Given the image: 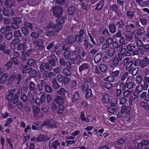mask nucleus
Masks as SVG:
<instances>
[{
	"label": "nucleus",
	"instance_id": "nucleus-1",
	"mask_svg": "<svg viewBox=\"0 0 149 149\" xmlns=\"http://www.w3.org/2000/svg\"><path fill=\"white\" fill-rule=\"evenodd\" d=\"M16 91V90L15 88L10 90L8 91L9 94L6 96V99L9 102L13 101L14 104H16L18 101L19 95L22 92V87H19L15 93Z\"/></svg>",
	"mask_w": 149,
	"mask_h": 149
},
{
	"label": "nucleus",
	"instance_id": "nucleus-2",
	"mask_svg": "<svg viewBox=\"0 0 149 149\" xmlns=\"http://www.w3.org/2000/svg\"><path fill=\"white\" fill-rule=\"evenodd\" d=\"M44 43V40L42 39H38L33 42L34 48L40 54H41V53L45 50Z\"/></svg>",
	"mask_w": 149,
	"mask_h": 149
},
{
	"label": "nucleus",
	"instance_id": "nucleus-3",
	"mask_svg": "<svg viewBox=\"0 0 149 149\" xmlns=\"http://www.w3.org/2000/svg\"><path fill=\"white\" fill-rule=\"evenodd\" d=\"M120 71L117 70L112 71L110 73L111 76L105 78V80L109 82H116L120 78Z\"/></svg>",
	"mask_w": 149,
	"mask_h": 149
},
{
	"label": "nucleus",
	"instance_id": "nucleus-4",
	"mask_svg": "<svg viewBox=\"0 0 149 149\" xmlns=\"http://www.w3.org/2000/svg\"><path fill=\"white\" fill-rule=\"evenodd\" d=\"M22 79V77L20 73L16 74L11 75L9 79V81L11 83L15 82L16 84L19 85L21 83Z\"/></svg>",
	"mask_w": 149,
	"mask_h": 149
},
{
	"label": "nucleus",
	"instance_id": "nucleus-5",
	"mask_svg": "<svg viewBox=\"0 0 149 149\" xmlns=\"http://www.w3.org/2000/svg\"><path fill=\"white\" fill-rule=\"evenodd\" d=\"M41 125L42 127L47 126L51 128H56L57 127L55 122L52 119L47 120L42 124Z\"/></svg>",
	"mask_w": 149,
	"mask_h": 149
},
{
	"label": "nucleus",
	"instance_id": "nucleus-6",
	"mask_svg": "<svg viewBox=\"0 0 149 149\" xmlns=\"http://www.w3.org/2000/svg\"><path fill=\"white\" fill-rule=\"evenodd\" d=\"M63 9L61 7L58 6H55L52 9V13L53 15L56 17L61 16L63 14Z\"/></svg>",
	"mask_w": 149,
	"mask_h": 149
},
{
	"label": "nucleus",
	"instance_id": "nucleus-7",
	"mask_svg": "<svg viewBox=\"0 0 149 149\" xmlns=\"http://www.w3.org/2000/svg\"><path fill=\"white\" fill-rule=\"evenodd\" d=\"M39 68L40 71L41 73H43L46 69L49 71L52 70V67L48 63H42L40 64Z\"/></svg>",
	"mask_w": 149,
	"mask_h": 149
},
{
	"label": "nucleus",
	"instance_id": "nucleus-8",
	"mask_svg": "<svg viewBox=\"0 0 149 149\" xmlns=\"http://www.w3.org/2000/svg\"><path fill=\"white\" fill-rule=\"evenodd\" d=\"M90 65L88 63H83L79 67V71L81 73L83 72H86L90 69Z\"/></svg>",
	"mask_w": 149,
	"mask_h": 149
},
{
	"label": "nucleus",
	"instance_id": "nucleus-9",
	"mask_svg": "<svg viewBox=\"0 0 149 149\" xmlns=\"http://www.w3.org/2000/svg\"><path fill=\"white\" fill-rule=\"evenodd\" d=\"M68 96L71 98L72 102H74L77 101L79 98V93L78 91H75L71 94V93H69Z\"/></svg>",
	"mask_w": 149,
	"mask_h": 149
},
{
	"label": "nucleus",
	"instance_id": "nucleus-10",
	"mask_svg": "<svg viewBox=\"0 0 149 149\" xmlns=\"http://www.w3.org/2000/svg\"><path fill=\"white\" fill-rule=\"evenodd\" d=\"M135 13V10L129 9L126 13L127 18L130 20L133 19L134 17Z\"/></svg>",
	"mask_w": 149,
	"mask_h": 149
},
{
	"label": "nucleus",
	"instance_id": "nucleus-11",
	"mask_svg": "<svg viewBox=\"0 0 149 149\" xmlns=\"http://www.w3.org/2000/svg\"><path fill=\"white\" fill-rule=\"evenodd\" d=\"M125 19H123V18H122L119 21L116 22V26H117L118 30H120L124 29V26L125 25Z\"/></svg>",
	"mask_w": 149,
	"mask_h": 149
},
{
	"label": "nucleus",
	"instance_id": "nucleus-12",
	"mask_svg": "<svg viewBox=\"0 0 149 149\" xmlns=\"http://www.w3.org/2000/svg\"><path fill=\"white\" fill-rule=\"evenodd\" d=\"M50 138V137L46 134H40L38 137L37 138V141L39 142L42 141L45 142L49 140Z\"/></svg>",
	"mask_w": 149,
	"mask_h": 149
},
{
	"label": "nucleus",
	"instance_id": "nucleus-13",
	"mask_svg": "<svg viewBox=\"0 0 149 149\" xmlns=\"http://www.w3.org/2000/svg\"><path fill=\"white\" fill-rule=\"evenodd\" d=\"M27 48V45L26 42H24L22 43L19 44L17 47V49L18 50L25 51Z\"/></svg>",
	"mask_w": 149,
	"mask_h": 149
},
{
	"label": "nucleus",
	"instance_id": "nucleus-14",
	"mask_svg": "<svg viewBox=\"0 0 149 149\" xmlns=\"http://www.w3.org/2000/svg\"><path fill=\"white\" fill-rule=\"evenodd\" d=\"M29 89L30 91L33 92L35 94H37L38 91L37 88L36 87V84L33 81H31L30 82Z\"/></svg>",
	"mask_w": 149,
	"mask_h": 149
},
{
	"label": "nucleus",
	"instance_id": "nucleus-15",
	"mask_svg": "<svg viewBox=\"0 0 149 149\" xmlns=\"http://www.w3.org/2000/svg\"><path fill=\"white\" fill-rule=\"evenodd\" d=\"M46 99L45 95V94H42L41 96L39 99L38 98H37L36 100V105L39 106L40 105V104H42L45 101Z\"/></svg>",
	"mask_w": 149,
	"mask_h": 149
},
{
	"label": "nucleus",
	"instance_id": "nucleus-16",
	"mask_svg": "<svg viewBox=\"0 0 149 149\" xmlns=\"http://www.w3.org/2000/svg\"><path fill=\"white\" fill-rule=\"evenodd\" d=\"M110 100V97L109 95L107 94H105L103 95L102 98V102L105 105V104H108Z\"/></svg>",
	"mask_w": 149,
	"mask_h": 149
},
{
	"label": "nucleus",
	"instance_id": "nucleus-17",
	"mask_svg": "<svg viewBox=\"0 0 149 149\" xmlns=\"http://www.w3.org/2000/svg\"><path fill=\"white\" fill-rule=\"evenodd\" d=\"M85 116V114L84 112H81L79 117L81 121L86 123L90 122V119L88 117H91V116L90 115H89L87 118H86Z\"/></svg>",
	"mask_w": 149,
	"mask_h": 149
},
{
	"label": "nucleus",
	"instance_id": "nucleus-18",
	"mask_svg": "<svg viewBox=\"0 0 149 149\" xmlns=\"http://www.w3.org/2000/svg\"><path fill=\"white\" fill-rule=\"evenodd\" d=\"M64 98L60 96H58L54 98V100L56 103L60 106H61L64 102Z\"/></svg>",
	"mask_w": 149,
	"mask_h": 149
},
{
	"label": "nucleus",
	"instance_id": "nucleus-19",
	"mask_svg": "<svg viewBox=\"0 0 149 149\" xmlns=\"http://www.w3.org/2000/svg\"><path fill=\"white\" fill-rule=\"evenodd\" d=\"M65 43L68 45H71L74 43V38L72 36H68L65 39Z\"/></svg>",
	"mask_w": 149,
	"mask_h": 149
},
{
	"label": "nucleus",
	"instance_id": "nucleus-20",
	"mask_svg": "<svg viewBox=\"0 0 149 149\" xmlns=\"http://www.w3.org/2000/svg\"><path fill=\"white\" fill-rule=\"evenodd\" d=\"M108 28L110 32L112 33H114L116 31V24L114 23H110L108 26Z\"/></svg>",
	"mask_w": 149,
	"mask_h": 149
},
{
	"label": "nucleus",
	"instance_id": "nucleus-21",
	"mask_svg": "<svg viewBox=\"0 0 149 149\" xmlns=\"http://www.w3.org/2000/svg\"><path fill=\"white\" fill-rule=\"evenodd\" d=\"M140 67L141 68L146 67L149 65L146 56H145L143 59L140 60Z\"/></svg>",
	"mask_w": 149,
	"mask_h": 149
},
{
	"label": "nucleus",
	"instance_id": "nucleus-22",
	"mask_svg": "<svg viewBox=\"0 0 149 149\" xmlns=\"http://www.w3.org/2000/svg\"><path fill=\"white\" fill-rule=\"evenodd\" d=\"M46 48L48 50L52 49L51 52L53 53L56 51L57 49V47L56 46L54 45V43L52 42L47 46Z\"/></svg>",
	"mask_w": 149,
	"mask_h": 149
},
{
	"label": "nucleus",
	"instance_id": "nucleus-23",
	"mask_svg": "<svg viewBox=\"0 0 149 149\" xmlns=\"http://www.w3.org/2000/svg\"><path fill=\"white\" fill-rule=\"evenodd\" d=\"M120 61L117 57H114L112 60V64L110 65V67L113 68L118 66L119 64Z\"/></svg>",
	"mask_w": 149,
	"mask_h": 149
},
{
	"label": "nucleus",
	"instance_id": "nucleus-24",
	"mask_svg": "<svg viewBox=\"0 0 149 149\" xmlns=\"http://www.w3.org/2000/svg\"><path fill=\"white\" fill-rule=\"evenodd\" d=\"M51 83L52 84V87L55 89H58L60 88V85L58 83L57 79L56 77H54L52 79Z\"/></svg>",
	"mask_w": 149,
	"mask_h": 149
},
{
	"label": "nucleus",
	"instance_id": "nucleus-25",
	"mask_svg": "<svg viewBox=\"0 0 149 149\" xmlns=\"http://www.w3.org/2000/svg\"><path fill=\"white\" fill-rule=\"evenodd\" d=\"M102 54L101 53H98L95 56L94 61L95 63H99L101 61Z\"/></svg>",
	"mask_w": 149,
	"mask_h": 149
},
{
	"label": "nucleus",
	"instance_id": "nucleus-26",
	"mask_svg": "<svg viewBox=\"0 0 149 149\" xmlns=\"http://www.w3.org/2000/svg\"><path fill=\"white\" fill-rule=\"evenodd\" d=\"M75 50L73 51H71L72 56L77 55L80 53V48L78 46H77L75 44L74 45Z\"/></svg>",
	"mask_w": 149,
	"mask_h": 149
},
{
	"label": "nucleus",
	"instance_id": "nucleus-27",
	"mask_svg": "<svg viewBox=\"0 0 149 149\" xmlns=\"http://www.w3.org/2000/svg\"><path fill=\"white\" fill-rule=\"evenodd\" d=\"M104 1L100 0L99 3L96 4L97 6L95 10L99 11L101 10L104 6Z\"/></svg>",
	"mask_w": 149,
	"mask_h": 149
},
{
	"label": "nucleus",
	"instance_id": "nucleus-28",
	"mask_svg": "<svg viewBox=\"0 0 149 149\" xmlns=\"http://www.w3.org/2000/svg\"><path fill=\"white\" fill-rule=\"evenodd\" d=\"M116 51L113 48H111L107 51V54L110 57H113L116 54Z\"/></svg>",
	"mask_w": 149,
	"mask_h": 149
},
{
	"label": "nucleus",
	"instance_id": "nucleus-29",
	"mask_svg": "<svg viewBox=\"0 0 149 149\" xmlns=\"http://www.w3.org/2000/svg\"><path fill=\"white\" fill-rule=\"evenodd\" d=\"M76 8L74 6L70 5L68 8V13L70 15H72L75 13Z\"/></svg>",
	"mask_w": 149,
	"mask_h": 149
},
{
	"label": "nucleus",
	"instance_id": "nucleus-30",
	"mask_svg": "<svg viewBox=\"0 0 149 149\" xmlns=\"http://www.w3.org/2000/svg\"><path fill=\"white\" fill-rule=\"evenodd\" d=\"M63 74L66 77L69 76L71 74L70 69L65 68L62 70Z\"/></svg>",
	"mask_w": 149,
	"mask_h": 149
},
{
	"label": "nucleus",
	"instance_id": "nucleus-31",
	"mask_svg": "<svg viewBox=\"0 0 149 149\" xmlns=\"http://www.w3.org/2000/svg\"><path fill=\"white\" fill-rule=\"evenodd\" d=\"M120 110L124 113H128L131 110V108L128 106H126V105H123L121 107Z\"/></svg>",
	"mask_w": 149,
	"mask_h": 149
},
{
	"label": "nucleus",
	"instance_id": "nucleus-32",
	"mask_svg": "<svg viewBox=\"0 0 149 149\" xmlns=\"http://www.w3.org/2000/svg\"><path fill=\"white\" fill-rule=\"evenodd\" d=\"M144 30L143 28H139L137 30L136 34L137 36L139 38H141L143 36L144 33Z\"/></svg>",
	"mask_w": 149,
	"mask_h": 149
},
{
	"label": "nucleus",
	"instance_id": "nucleus-33",
	"mask_svg": "<svg viewBox=\"0 0 149 149\" xmlns=\"http://www.w3.org/2000/svg\"><path fill=\"white\" fill-rule=\"evenodd\" d=\"M20 40L19 38H14L13 40L11 42V44L10 45V46L11 48L13 50L15 49V45H16L17 43L19 42Z\"/></svg>",
	"mask_w": 149,
	"mask_h": 149
},
{
	"label": "nucleus",
	"instance_id": "nucleus-34",
	"mask_svg": "<svg viewBox=\"0 0 149 149\" xmlns=\"http://www.w3.org/2000/svg\"><path fill=\"white\" fill-rule=\"evenodd\" d=\"M27 100L30 103H33L35 100L34 97L33 95L31 93V92H29L27 95Z\"/></svg>",
	"mask_w": 149,
	"mask_h": 149
},
{
	"label": "nucleus",
	"instance_id": "nucleus-35",
	"mask_svg": "<svg viewBox=\"0 0 149 149\" xmlns=\"http://www.w3.org/2000/svg\"><path fill=\"white\" fill-rule=\"evenodd\" d=\"M139 21L141 24L142 25L145 27L147 26L148 24V19L145 18H140L139 19Z\"/></svg>",
	"mask_w": 149,
	"mask_h": 149
},
{
	"label": "nucleus",
	"instance_id": "nucleus-36",
	"mask_svg": "<svg viewBox=\"0 0 149 149\" xmlns=\"http://www.w3.org/2000/svg\"><path fill=\"white\" fill-rule=\"evenodd\" d=\"M51 146L54 149H57L60 146V143L56 140L54 141L51 143Z\"/></svg>",
	"mask_w": 149,
	"mask_h": 149
},
{
	"label": "nucleus",
	"instance_id": "nucleus-37",
	"mask_svg": "<svg viewBox=\"0 0 149 149\" xmlns=\"http://www.w3.org/2000/svg\"><path fill=\"white\" fill-rule=\"evenodd\" d=\"M21 31L23 34L25 36H28L29 35V30L26 27H22L21 29Z\"/></svg>",
	"mask_w": 149,
	"mask_h": 149
},
{
	"label": "nucleus",
	"instance_id": "nucleus-38",
	"mask_svg": "<svg viewBox=\"0 0 149 149\" xmlns=\"http://www.w3.org/2000/svg\"><path fill=\"white\" fill-rule=\"evenodd\" d=\"M99 69L102 72H105L107 70V65L104 64H101L99 66Z\"/></svg>",
	"mask_w": 149,
	"mask_h": 149
},
{
	"label": "nucleus",
	"instance_id": "nucleus-39",
	"mask_svg": "<svg viewBox=\"0 0 149 149\" xmlns=\"http://www.w3.org/2000/svg\"><path fill=\"white\" fill-rule=\"evenodd\" d=\"M68 0H56V3L61 5H64L66 7L68 4Z\"/></svg>",
	"mask_w": 149,
	"mask_h": 149
},
{
	"label": "nucleus",
	"instance_id": "nucleus-40",
	"mask_svg": "<svg viewBox=\"0 0 149 149\" xmlns=\"http://www.w3.org/2000/svg\"><path fill=\"white\" fill-rule=\"evenodd\" d=\"M90 85L89 84H88L82 82V84L81 85V89L83 91H85L89 89V87Z\"/></svg>",
	"mask_w": 149,
	"mask_h": 149
},
{
	"label": "nucleus",
	"instance_id": "nucleus-41",
	"mask_svg": "<svg viewBox=\"0 0 149 149\" xmlns=\"http://www.w3.org/2000/svg\"><path fill=\"white\" fill-rule=\"evenodd\" d=\"M8 77V74L5 73L0 78V83L3 84L5 82L6 79Z\"/></svg>",
	"mask_w": 149,
	"mask_h": 149
},
{
	"label": "nucleus",
	"instance_id": "nucleus-42",
	"mask_svg": "<svg viewBox=\"0 0 149 149\" xmlns=\"http://www.w3.org/2000/svg\"><path fill=\"white\" fill-rule=\"evenodd\" d=\"M40 35L41 34H40L38 33L33 32L31 33L30 36L32 38L37 40L39 38Z\"/></svg>",
	"mask_w": 149,
	"mask_h": 149
},
{
	"label": "nucleus",
	"instance_id": "nucleus-43",
	"mask_svg": "<svg viewBox=\"0 0 149 149\" xmlns=\"http://www.w3.org/2000/svg\"><path fill=\"white\" fill-rule=\"evenodd\" d=\"M139 105L142 107H143L146 110H149V105L148 103L144 101H141L139 103Z\"/></svg>",
	"mask_w": 149,
	"mask_h": 149
},
{
	"label": "nucleus",
	"instance_id": "nucleus-44",
	"mask_svg": "<svg viewBox=\"0 0 149 149\" xmlns=\"http://www.w3.org/2000/svg\"><path fill=\"white\" fill-rule=\"evenodd\" d=\"M24 25L25 26L27 27L30 29L33 30V24L31 23L28 22L26 18L24 19Z\"/></svg>",
	"mask_w": 149,
	"mask_h": 149
},
{
	"label": "nucleus",
	"instance_id": "nucleus-45",
	"mask_svg": "<svg viewBox=\"0 0 149 149\" xmlns=\"http://www.w3.org/2000/svg\"><path fill=\"white\" fill-rule=\"evenodd\" d=\"M133 63V61H130L129 58H125L123 61V65L124 66H125L127 65L132 64Z\"/></svg>",
	"mask_w": 149,
	"mask_h": 149
},
{
	"label": "nucleus",
	"instance_id": "nucleus-46",
	"mask_svg": "<svg viewBox=\"0 0 149 149\" xmlns=\"http://www.w3.org/2000/svg\"><path fill=\"white\" fill-rule=\"evenodd\" d=\"M33 110L34 115L36 117L40 113V109L38 107L35 106L33 108Z\"/></svg>",
	"mask_w": 149,
	"mask_h": 149
},
{
	"label": "nucleus",
	"instance_id": "nucleus-47",
	"mask_svg": "<svg viewBox=\"0 0 149 149\" xmlns=\"http://www.w3.org/2000/svg\"><path fill=\"white\" fill-rule=\"evenodd\" d=\"M63 56L65 59H69L70 56H72L71 51L69 50L65 51L63 53Z\"/></svg>",
	"mask_w": 149,
	"mask_h": 149
},
{
	"label": "nucleus",
	"instance_id": "nucleus-48",
	"mask_svg": "<svg viewBox=\"0 0 149 149\" xmlns=\"http://www.w3.org/2000/svg\"><path fill=\"white\" fill-rule=\"evenodd\" d=\"M110 10L112 12H117L119 8L116 4H113L109 7Z\"/></svg>",
	"mask_w": 149,
	"mask_h": 149
},
{
	"label": "nucleus",
	"instance_id": "nucleus-49",
	"mask_svg": "<svg viewBox=\"0 0 149 149\" xmlns=\"http://www.w3.org/2000/svg\"><path fill=\"white\" fill-rule=\"evenodd\" d=\"M126 84L127 88L128 90H130L133 88L135 84L132 82L130 81L129 82H126L125 83Z\"/></svg>",
	"mask_w": 149,
	"mask_h": 149
},
{
	"label": "nucleus",
	"instance_id": "nucleus-50",
	"mask_svg": "<svg viewBox=\"0 0 149 149\" xmlns=\"http://www.w3.org/2000/svg\"><path fill=\"white\" fill-rule=\"evenodd\" d=\"M13 4L12 0H6L5 1V5L7 8H11V7L13 6Z\"/></svg>",
	"mask_w": 149,
	"mask_h": 149
},
{
	"label": "nucleus",
	"instance_id": "nucleus-51",
	"mask_svg": "<svg viewBox=\"0 0 149 149\" xmlns=\"http://www.w3.org/2000/svg\"><path fill=\"white\" fill-rule=\"evenodd\" d=\"M83 82L86 83L90 85L92 81V79L89 77H86L83 78Z\"/></svg>",
	"mask_w": 149,
	"mask_h": 149
},
{
	"label": "nucleus",
	"instance_id": "nucleus-52",
	"mask_svg": "<svg viewBox=\"0 0 149 149\" xmlns=\"http://www.w3.org/2000/svg\"><path fill=\"white\" fill-rule=\"evenodd\" d=\"M63 26L62 25L56 23L55 25L54 28L55 29V32H59L62 29Z\"/></svg>",
	"mask_w": 149,
	"mask_h": 149
},
{
	"label": "nucleus",
	"instance_id": "nucleus-53",
	"mask_svg": "<svg viewBox=\"0 0 149 149\" xmlns=\"http://www.w3.org/2000/svg\"><path fill=\"white\" fill-rule=\"evenodd\" d=\"M131 95V93L130 90L127 89L123 92V97L127 98Z\"/></svg>",
	"mask_w": 149,
	"mask_h": 149
},
{
	"label": "nucleus",
	"instance_id": "nucleus-54",
	"mask_svg": "<svg viewBox=\"0 0 149 149\" xmlns=\"http://www.w3.org/2000/svg\"><path fill=\"white\" fill-rule=\"evenodd\" d=\"M34 50L33 49L28 50L26 52H24V54L26 56V57H28L31 56L32 53L34 52Z\"/></svg>",
	"mask_w": 149,
	"mask_h": 149
},
{
	"label": "nucleus",
	"instance_id": "nucleus-55",
	"mask_svg": "<svg viewBox=\"0 0 149 149\" xmlns=\"http://www.w3.org/2000/svg\"><path fill=\"white\" fill-rule=\"evenodd\" d=\"M36 62L34 59H31L28 60L27 63V64L30 67H33L36 64Z\"/></svg>",
	"mask_w": 149,
	"mask_h": 149
},
{
	"label": "nucleus",
	"instance_id": "nucleus-56",
	"mask_svg": "<svg viewBox=\"0 0 149 149\" xmlns=\"http://www.w3.org/2000/svg\"><path fill=\"white\" fill-rule=\"evenodd\" d=\"M65 22V18L63 17H61L58 18L56 20V23L61 25L64 24Z\"/></svg>",
	"mask_w": 149,
	"mask_h": 149
},
{
	"label": "nucleus",
	"instance_id": "nucleus-57",
	"mask_svg": "<svg viewBox=\"0 0 149 149\" xmlns=\"http://www.w3.org/2000/svg\"><path fill=\"white\" fill-rule=\"evenodd\" d=\"M76 80H71V79L68 84V86L71 88H74L76 86Z\"/></svg>",
	"mask_w": 149,
	"mask_h": 149
},
{
	"label": "nucleus",
	"instance_id": "nucleus-58",
	"mask_svg": "<svg viewBox=\"0 0 149 149\" xmlns=\"http://www.w3.org/2000/svg\"><path fill=\"white\" fill-rule=\"evenodd\" d=\"M67 91L64 88H61L57 91V93L60 95H64L66 93Z\"/></svg>",
	"mask_w": 149,
	"mask_h": 149
},
{
	"label": "nucleus",
	"instance_id": "nucleus-59",
	"mask_svg": "<svg viewBox=\"0 0 149 149\" xmlns=\"http://www.w3.org/2000/svg\"><path fill=\"white\" fill-rule=\"evenodd\" d=\"M83 40V39L80 37L78 35H77L75 36L74 41L77 42L79 44L81 43Z\"/></svg>",
	"mask_w": 149,
	"mask_h": 149
},
{
	"label": "nucleus",
	"instance_id": "nucleus-60",
	"mask_svg": "<svg viewBox=\"0 0 149 149\" xmlns=\"http://www.w3.org/2000/svg\"><path fill=\"white\" fill-rule=\"evenodd\" d=\"M118 103L117 98H114L112 99L111 103H110L111 106L115 107Z\"/></svg>",
	"mask_w": 149,
	"mask_h": 149
},
{
	"label": "nucleus",
	"instance_id": "nucleus-61",
	"mask_svg": "<svg viewBox=\"0 0 149 149\" xmlns=\"http://www.w3.org/2000/svg\"><path fill=\"white\" fill-rule=\"evenodd\" d=\"M22 34L19 30L14 31L13 36L16 38H19L21 36Z\"/></svg>",
	"mask_w": 149,
	"mask_h": 149
},
{
	"label": "nucleus",
	"instance_id": "nucleus-62",
	"mask_svg": "<svg viewBox=\"0 0 149 149\" xmlns=\"http://www.w3.org/2000/svg\"><path fill=\"white\" fill-rule=\"evenodd\" d=\"M37 74V73L36 71L32 69L30 72V76L32 78H36Z\"/></svg>",
	"mask_w": 149,
	"mask_h": 149
},
{
	"label": "nucleus",
	"instance_id": "nucleus-63",
	"mask_svg": "<svg viewBox=\"0 0 149 149\" xmlns=\"http://www.w3.org/2000/svg\"><path fill=\"white\" fill-rule=\"evenodd\" d=\"M105 40V38L104 36H101L98 38L97 40V46L100 45L102 43L104 42Z\"/></svg>",
	"mask_w": 149,
	"mask_h": 149
},
{
	"label": "nucleus",
	"instance_id": "nucleus-64",
	"mask_svg": "<svg viewBox=\"0 0 149 149\" xmlns=\"http://www.w3.org/2000/svg\"><path fill=\"white\" fill-rule=\"evenodd\" d=\"M88 36L89 37L90 40L93 44L95 46H97V42L96 43L95 41L94 38L93 37V36L91 35V34L88 33Z\"/></svg>",
	"mask_w": 149,
	"mask_h": 149
}]
</instances>
